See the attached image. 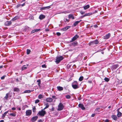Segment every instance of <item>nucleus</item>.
<instances>
[{
    "instance_id": "nucleus-24",
    "label": "nucleus",
    "mask_w": 122,
    "mask_h": 122,
    "mask_svg": "<svg viewBox=\"0 0 122 122\" xmlns=\"http://www.w3.org/2000/svg\"><path fill=\"white\" fill-rule=\"evenodd\" d=\"M90 7V6L89 5H87L83 7V8L85 10H86L88 8Z\"/></svg>"
},
{
    "instance_id": "nucleus-34",
    "label": "nucleus",
    "mask_w": 122,
    "mask_h": 122,
    "mask_svg": "<svg viewBox=\"0 0 122 122\" xmlns=\"http://www.w3.org/2000/svg\"><path fill=\"white\" fill-rule=\"evenodd\" d=\"M36 109L35 106H34L32 107L33 112H35L36 111Z\"/></svg>"
},
{
    "instance_id": "nucleus-58",
    "label": "nucleus",
    "mask_w": 122,
    "mask_h": 122,
    "mask_svg": "<svg viewBox=\"0 0 122 122\" xmlns=\"http://www.w3.org/2000/svg\"><path fill=\"white\" fill-rule=\"evenodd\" d=\"M81 98L80 97V96L78 98V100H80L81 99Z\"/></svg>"
},
{
    "instance_id": "nucleus-45",
    "label": "nucleus",
    "mask_w": 122,
    "mask_h": 122,
    "mask_svg": "<svg viewBox=\"0 0 122 122\" xmlns=\"http://www.w3.org/2000/svg\"><path fill=\"white\" fill-rule=\"evenodd\" d=\"M80 12L81 14V15H83V14H84L85 13V12H84L83 11H80Z\"/></svg>"
},
{
    "instance_id": "nucleus-19",
    "label": "nucleus",
    "mask_w": 122,
    "mask_h": 122,
    "mask_svg": "<svg viewBox=\"0 0 122 122\" xmlns=\"http://www.w3.org/2000/svg\"><path fill=\"white\" fill-rule=\"evenodd\" d=\"M68 17L69 19L72 18V19H74L75 18L73 15L72 14H69L68 15Z\"/></svg>"
},
{
    "instance_id": "nucleus-51",
    "label": "nucleus",
    "mask_w": 122,
    "mask_h": 122,
    "mask_svg": "<svg viewBox=\"0 0 122 122\" xmlns=\"http://www.w3.org/2000/svg\"><path fill=\"white\" fill-rule=\"evenodd\" d=\"M35 32V30H32L31 31V33H34Z\"/></svg>"
},
{
    "instance_id": "nucleus-37",
    "label": "nucleus",
    "mask_w": 122,
    "mask_h": 122,
    "mask_svg": "<svg viewBox=\"0 0 122 122\" xmlns=\"http://www.w3.org/2000/svg\"><path fill=\"white\" fill-rule=\"evenodd\" d=\"M66 99H69L71 98V96L69 95H67L66 96Z\"/></svg>"
},
{
    "instance_id": "nucleus-29",
    "label": "nucleus",
    "mask_w": 122,
    "mask_h": 122,
    "mask_svg": "<svg viewBox=\"0 0 122 122\" xmlns=\"http://www.w3.org/2000/svg\"><path fill=\"white\" fill-rule=\"evenodd\" d=\"M31 92V91L28 90H26L24 91V93H29Z\"/></svg>"
},
{
    "instance_id": "nucleus-35",
    "label": "nucleus",
    "mask_w": 122,
    "mask_h": 122,
    "mask_svg": "<svg viewBox=\"0 0 122 122\" xmlns=\"http://www.w3.org/2000/svg\"><path fill=\"white\" fill-rule=\"evenodd\" d=\"M30 50L27 49L26 51V53L27 54H29L30 52Z\"/></svg>"
},
{
    "instance_id": "nucleus-30",
    "label": "nucleus",
    "mask_w": 122,
    "mask_h": 122,
    "mask_svg": "<svg viewBox=\"0 0 122 122\" xmlns=\"http://www.w3.org/2000/svg\"><path fill=\"white\" fill-rule=\"evenodd\" d=\"M79 23V22H78V21H75L73 24L74 26H76Z\"/></svg>"
},
{
    "instance_id": "nucleus-20",
    "label": "nucleus",
    "mask_w": 122,
    "mask_h": 122,
    "mask_svg": "<svg viewBox=\"0 0 122 122\" xmlns=\"http://www.w3.org/2000/svg\"><path fill=\"white\" fill-rule=\"evenodd\" d=\"M57 88L58 90L60 91L63 90V88L62 87L60 86H57Z\"/></svg>"
},
{
    "instance_id": "nucleus-33",
    "label": "nucleus",
    "mask_w": 122,
    "mask_h": 122,
    "mask_svg": "<svg viewBox=\"0 0 122 122\" xmlns=\"http://www.w3.org/2000/svg\"><path fill=\"white\" fill-rule=\"evenodd\" d=\"M38 97L39 99H41L43 97V96L41 94H40L38 96Z\"/></svg>"
},
{
    "instance_id": "nucleus-57",
    "label": "nucleus",
    "mask_w": 122,
    "mask_h": 122,
    "mask_svg": "<svg viewBox=\"0 0 122 122\" xmlns=\"http://www.w3.org/2000/svg\"><path fill=\"white\" fill-rule=\"evenodd\" d=\"M54 110V108L53 107H52L51 109V110L52 111H53Z\"/></svg>"
},
{
    "instance_id": "nucleus-21",
    "label": "nucleus",
    "mask_w": 122,
    "mask_h": 122,
    "mask_svg": "<svg viewBox=\"0 0 122 122\" xmlns=\"http://www.w3.org/2000/svg\"><path fill=\"white\" fill-rule=\"evenodd\" d=\"M112 118L115 120H117V117L116 115H112Z\"/></svg>"
},
{
    "instance_id": "nucleus-2",
    "label": "nucleus",
    "mask_w": 122,
    "mask_h": 122,
    "mask_svg": "<svg viewBox=\"0 0 122 122\" xmlns=\"http://www.w3.org/2000/svg\"><path fill=\"white\" fill-rule=\"evenodd\" d=\"M63 59L64 57L62 56H57L56 58V63H58Z\"/></svg>"
},
{
    "instance_id": "nucleus-6",
    "label": "nucleus",
    "mask_w": 122,
    "mask_h": 122,
    "mask_svg": "<svg viewBox=\"0 0 122 122\" xmlns=\"http://www.w3.org/2000/svg\"><path fill=\"white\" fill-rule=\"evenodd\" d=\"M32 112L31 110H27L25 112L26 115L27 116H30Z\"/></svg>"
},
{
    "instance_id": "nucleus-12",
    "label": "nucleus",
    "mask_w": 122,
    "mask_h": 122,
    "mask_svg": "<svg viewBox=\"0 0 122 122\" xmlns=\"http://www.w3.org/2000/svg\"><path fill=\"white\" fill-rule=\"evenodd\" d=\"M12 23L11 21H7L5 23V25L6 26H9Z\"/></svg>"
},
{
    "instance_id": "nucleus-10",
    "label": "nucleus",
    "mask_w": 122,
    "mask_h": 122,
    "mask_svg": "<svg viewBox=\"0 0 122 122\" xmlns=\"http://www.w3.org/2000/svg\"><path fill=\"white\" fill-rule=\"evenodd\" d=\"M77 44L78 43L77 41H75L71 43L70 44V46L74 47L77 46Z\"/></svg>"
},
{
    "instance_id": "nucleus-49",
    "label": "nucleus",
    "mask_w": 122,
    "mask_h": 122,
    "mask_svg": "<svg viewBox=\"0 0 122 122\" xmlns=\"http://www.w3.org/2000/svg\"><path fill=\"white\" fill-rule=\"evenodd\" d=\"M38 122H43V121L41 119H39L38 120Z\"/></svg>"
},
{
    "instance_id": "nucleus-41",
    "label": "nucleus",
    "mask_w": 122,
    "mask_h": 122,
    "mask_svg": "<svg viewBox=\"0 0 122 122\" xmlns=\"http://www.w3.org/2000/svg\"><path fill=\"white\" fill-rule=\"evenodd\" d=\"M20 6H21V4H19L17 5L16 6V7L17 8H18Z\"/></svg>"
},
{
    "instance_id": "nucleus-4",
    "label": "nucleus",
    "mask_w": 122,
    "mask_h": 122,
    "mask_svg": "<svg viewBox=\"0 0 122 122\" xmlns=\"http://www.w3.org/2000/svg\"><path fill=\"white\" fill-rule=\"evenodd\" d=\"M46 113V112L45 111L42 110L41 111H39L37 115L39 114L41 116H44Z\"/></svg>"
},
{
    "instance_id": "nucleus-50",
    "label": "nucleus",
    "mask_w": 122,
    "mask_h": 122,
    "mask_svg": "<svg viewBox=\"0 0 122 122\" xmlns=\"http://www.w3.org/2000/svg\"><path fill=\"white\" fill-rule=\"evenodd\" d=\"M25 5V3H24L23 4H22V5L21 4V6L22 7H23V6Z\"/></svg>"
},
{
    "instance_id": "nucleus-55",
    "label": "nucleus",
    "mask_w": 122,
    "mask_h": 122,
    "mask_svg": "<svg viewBox=\"0 0 122 122\" xmlns=\"http://www.w3.org/2000/svg\"><path fill=\"white\" fill-rule=\"evenodd\" d=\"M105 122H109V120L108 119H106L105 121Z\"/></svg>"
},
{
    "instance_id": "nucleus-46",
    "label": "nucleus",
    "mask_w": 122,
    "mask_h": 122,
    "mask_svg": "<svg viewBox=\"0 0 122 122\" xmlns=\"http://www.w3.org/2000/svg\"><path fill=\"white\" fill-rule=\"evenodd\" d=\"M5 76H2V77H1V79L2 80L3 79H4L5 78Z\"/></svg>"
},
{
    "instance_id": "nucleus-28",
    "label": "nucleus",
    "mask_w": 122,
    "mask_h": 122,
    "mask_svg": "<svg viewBox=\"0 0 122 122\" xmlns=\"http://www.w3.org/2000/svg\"><path fill=\"white\" fill-rule=\"evenodd\" d=\"M20 89L18 88L15 87L14 89V91L19 92L20 91Z\"/></svg>"
},
{
    "instance_id": "nucleus-53",
    "label": "nucleus",
    "mask_w": 122,
    "mask_h": 122,
    "mask_svg": "<svg viewBox=\"0 0 122 122\" xmlns=\"http://www.w3.org/2000/svg\"><path fill=\"white\" fill-rule=\"evenodd\" d=\"M98 26L97 25H95L94 26V27L96 28L98 27Z\"/></svg>"
},
{
    "instance_id": "nucleus-42",
    "label": "nucleus",
    "mask_w": 122,
    "mask_h": 122,
    "mask_svg": "<svg viewBox=\"0 0 122 122\" xmlns=\"http://www.w3.org/2000/svg\"><path fill=\"white\" fill-rule=\"evenodd\" d=\"M61 34V33L59 32H57L56 33V35L58 36H60Z\"/></svg>"
},
{
    "instance_id": "nucleus-23",
    "label": "nucleus",
    "mask_w": 122,
    "mask_h": 122,
    "mask_svg": "<svg viewBox=\"0 0 122 122\" xmlns=\"http://www.w3.org/2000/svg\"><path fill=\"white\" fill-rule=\"evenodd\" d=\"M93 14V13H86L85 14L84 16H90L92 15Z\"/></svg>"
},
{
    "instance_id": "nucleus-27",
    "label": "nucleus",
    "mask_w": 122,
    "mask_h": 122,
    "mask_svg": "<svg viewBox=\"0 0 122 122\" xmlns=\"http://www.w3.org/2000/svg\"><path fill=\"white\" fill-rule=\"evenodd\" d=\"M37 82H38V85L39 87L40 86V84L41 83V80L40 79L38 80L37 81Z\"/></svg>"
},
{
    "instance_id": "nucleus-38",
    "label": "nucleus",
    "mask_w": 122,
    "mask_h": 122,
    "mask_svg": "<svg viewBox=\"0 0 122 122\" xmlns=\"http://www.w3.org/2000/svg\"><path fill=\"white\" fill-rule=\"evenodd\" d=\"M10 116L15 117L16 116V114H15L14 113H10Z\"/></svg>"
},
{
    "instance_id": "nucleus-9",
    "label": "nucleus",
    "mask_w": 122,
    "mask_h": 122,
    "mask_svg": "<svg viewBox=\"0 0 122 122\" xmlns=\"http://www.w3.org/2000/svg\"><path fill=\"white\" fill-rule=\"evenodd\" d=\"M38 117V116H36L32 117L30 119V121L32 122H34L37 119Z\"/></svg>"
},
{
    "instance_id": "nucleus-7",
    "label": "nucleus",
    "mask_w": 122,
    "mask_h": 122,
    "mask_svg": "<svg viewBox=\"0 0 122 122\" xmlns=\"http://www.w3.org/2000/svg\"><path fill=\"white\" fill-rule=\"evenodd\" d=\"M79 37V36L78 35L76 34V35L72 38L71 41H70V42H72L75 41Z\"/></svg>"
},
{
    "instance_id": "nucleus-59",
    "label": "nucleus",
    "mask_w": 122,
    "mask_h": 122,
    "mask_svg": "<svg viewBox=\"0 0 122 122\" xmlns=\"http://www.w3.org/2000/svg\"><path fill=\"white\" fill-rule=\"evenodd\" d=\"M85 16H84V15H82L81 16V18H82L84 17H85Z\"/></svg>"
},
{
    "instance_id": "nucleus-5",
    "label": "nucleus",
    "mask_w": 122,
    "mask_h": 122,
    "mask_svg": "<svg viewBox=\"0 0 122 122\" xmlns=\"http://www.w3.org/2000/svg\"><path fill=\"white\" fill-rule=\"evenodd\" d=\"M99 41L98 40H96L90 42L88 44L89 45H93L94 44H97L98 43Z\"/></svg>"
},
{
    "instance_id": "nucleus-14",
    "label": "nucleus",
    "mask_w": 122,
    "mask_h": 122,
    "mask_svg": "<svg viewBox=\"0 0 122 122\" xmlns=\"http://www.w3.org/2000/svg\"><path fill=\"white\" fill-rule=\"evenodd\" d=\"M78 106L79 107L81 108V109L83 110H84L85 109V108L84 107L83 105L81 104L80 103L78 105Z\"/></svg>"
},
{
    "instance_id": "nucleus-17",
    "label": "nucleus",
    "mask_w": 122,
    "mask_h": 122,
    "mask_svg": "<svg viewBox=\"0 0 122 122\" xmlns=\"http://www.w3.org/2000/svg\"><path fill=\"white\" fill-rule=\"evenodd\" d=\"M110 34L109 33L106 35V36H104V38L105 39H108L110 37Z\"/></svg>"
},
{
    "instance_id": "nucleus-56",
    "label": "nucleus",
    "mask_w": 122,
    "mask_h": 122,
    "mask_svg": "<svg viewBox=\"0 0 122 122\" xmlns=\"http://www.w3.org/2000/svg\"><path fill=\"white\" fill-rule=\"evenodd\" d=\"M12 110H15L16 109V108H15L14 107H13L11 109Z\"/></svg>"
},
{
    "instance_id": "nucleus-60",
    "label": "nucleus",
    "mask_w": 122,
    "mask_h": 122,
    "mask_svg": "<svg viewBox=\"0 0 122 122\" xmlns=\"http://www.w3.org/2000/svg\"><path fill=\"white\" fill-rule=\"evenodd\" d=\"M66 21H67L68 22H69V20L67 19H66Z\"/></svg>"
},
{
    "instance_id": "nucleus-47",
    "label": "nucleus",
    "mask_w": 122,
    "mask_h": 122,
    "mask_svg": "<svg viewBox=\"0 0 122 122\" xmlns=\"http://www.w3.org/2000/svg\"><path fill=\"white\" fill-rule=\"evenodd\" d=\"M35 32L36 31H38L40 30V29H35Z\"/></svg>"
},
{
    "instance_id": "nucleus-64",
    "label": "nucleus",
    "mask_w": 122,
    "mask_h": 122,
    "mask_svg": "<svg viewBox=\"0 0 122 122\" xmlns=\"http://www.w3.org/2000/svg\"><path fill=\"white\" fill-rule=\"evenodd\" d=\"M4 120H1L0 121V122H4Z\"/></svg>"
},
{
    "instance_id": "nucleus-25",
    "label": "nucleus",
    "mask_w": 122,
    "mask_h": 122,
    "mask_svg": "<svg viewBox=\"0 0 122 122\" xmlns=\"http://www.w3.org/2000/svg\"><path fill=\"white\" fill-rule=\"evenodd\" d=\"M8 112L9 111H8L4 112V113L2 114V118H4L5 117L7 114Z\"/></svg>"
},
{
    "instance_id": "nucleus-1",
    "label": "nucleus",
    "mask_w": 122,
    "mask_h": 122,
    "mask_svg": "<svg viewBox=\"0 0 122 122\" xmlns=\"http://www.w3.org/2000/svg\"><path fill=\"white\" fill-rule=\"evenodd\" d=\"M72 87L74 89L79 88L78 84L77 81H74L72 84Z\"/></svg>"
},
{
    "instance_id": "nucleus-43",
    "label": "nucleus",
    "mask_w": 122,
    "mask_h": 122,
    "mask_svg": "<svg viewBox=\"0 0 122 122\" xmlns=\"http://www.w3.org/2000/svg\"><path fill=\"white\" fill-rule=\"evenodd\" d=\"M41 66L42 68H46V65L45 64L42 65Z\"/></svg>"
},
{
    "instance_id": "nucleus-32",
    "label": "nucleus",
    "mask_w": 122,
    "mask_h": 122,
    "mask_svg": "<svg viewBox=\"0 0 122 122\" xmlns=\"http://www.w3.org/2000/svg\"><path fill=\"white\" fill-rule=\"evenodd\" d=\"M83 77L82 76H80L79 79V80L80 81H82L83 79Z\"/></svg>"
},
{
    "instance_id": "nucleus-16",
    "label": "nucleus",
    "mask_w": 122,
    "mask_h": 122,
    "mask_svg": "<svg viewBox=\"0 0 122 122\" xmlns=\"http://www.w3.org/2000/svg\"><path fill=\"white\" fill-rule=\"evenodd\" d=\"M70 28V26H67L62 28L61 30L63 31H66Z\"/></svg>"
},
{
    "instance_id": "nucleus-61",
    "label": "nucleus",
    "mask_w": 122,
    "mask_h": 122,
    "mask_svg": "<svg viewBox=\"0 0 122 122\" xmlns=\"http://www.w3.org/2000/svg\"><path fill=\"white\" fill-rule=\"evenodd\" d=\"M16 81L17 82H18L19 81V80L18 78H17L16 79Z\"/></svg>"
},
{
    "instance_id": "nucleus-39",
    "label": "nucleus",
    "mask_w": 122,
    "mask_h": 122,
    "mask_svg": "<svg viewBox=\"0 0 122 122\" xmlns=\"http://www.w3.org/2000/svg\"><path fill=\"white\" fill-rule=\"evenodd\" d=\"M8 95H9V94L8 93H7L6 94V96L5 97V99L6 100L7 99H8Z\"/></svg>"
},
{
    "instance_id": "nucleus-44",
    "label": "nucleus",
    "mask_w": 122,
    "mask_h": 122,
    "mask_svg": "<svg viewBox=\"0 0 122 122\" xmlns=\"http://www.w3.org/2000/svg\"><path fill=\"white\" fill-rule=\"evenodd\" d=\"M45 105L48 108L49 107V105L48 104V103H46L45 104Z\"/></svg>"
},
{
    "instance_id": "nucleus-8",
    "label": "nucleus",
    "mask_w": 122,
    "mask_h": 122,
    "mask_svg": "<svg viewBox=\"0 0 122 122\" xmlns=\"http://www.w3.org/2000/svg\"><path fill=\"white\" fill-rule=\"evenodd\" d=\"M122 108V107L120 108H118L117 110V116L118 117H120L122 115V113L120 112L119 111V110L120 108Z\"/></svg>"
},
{
    "instance_id": "nucleus-54",
    "label": "nucleus",
    "mask_w": 122,
    "mask_h": 122,
    "mask_svg": "<svg viewBox=\"0 0 122 122\" xmlns=\"http://www.w3.org/2000/svg\"><path fill=\"white\" fill-rule=\"evenodd\" d=\"M95 115V114H93L91 115V117H94Z\"/></svg>"
},
{
    "instance_id": "nucleus-31",
    "label": "nucleus",
    "mask_w": 122,
    "mask_h": 122,
    "mask_svg": "<svg viewBox=\"0 0 122 122\" xmlns=\"http://www.w3.org/2000/svg\"><path fill=\"white\" fill-rule=\"evenodd\" d=\"M104 80L106 82H108L110 80L107 77H105L104 79Z\"/></svg>"
},
{
    "instance_id": "nucleus-26",
    "label": "nucleus",
    "mask_w": 122,
    "mask_h": 122,
    "mask_svg": "<svg viewBox=\"0 0 122 122\" xmlns=\"http://www.w3.org/2000/svg\"><path fill=\"white\" fill-rule=\"evenodd\" d=\"M118 66L117 65H115L113 66L112 67L113 69H116L118 67Z\"/></svg>"
},
{
    "instance_id": "nucleus-13",
    "label": "nucleus",
    "mask_w": 122,
    "mask_h": 122,
    "mask_svg": "<svg viewBox=\"0 0 122 122\" xmlns=\"http://www.w3.org/2000/svg\"><path fill=\"white\" fill-rule=\"evenodd\" d=\"M28 66V65L27 64L26 65H23L21 68V69L22 71L24 70L27 68V67Z\"/></svg>"
},
{
    "instance_id": "nucleus-22",
    "label": "nucleus",
    "mask_w": 122,
    "mask_h": 122,
    "mask_svg": "<svg viewBox=\"0 0 122 122\" xmlns=\"http://www.w3.org/2000/svg\"><path fill=\"white\" fill-rule=\"evenodd\" d=\"M19 18V17L18 16H16L15 17H14V18H13L12 19V20L13 21H14L15 20H17V19H18Z\"/></svg>"
},
{
    "instance_id": "nucleus-48",
    "label": "nucleus",
    "mask_w": 122,
    "mask_h": 122,
    "mask_svg": "<svg viewBox=\"0 0 122 122\" xmlns=\"http://www.w3.org/2000/svg\"><path fill=\"white\" fill-rule=\"evenodd\" d=\"M97 10H95L94 11V12H93L92 13H93V14L94 13H97Z\"/></svg>"
},
{
    "instance_id": "nucleus-36",
    "label": "nucleus",
    "mask_w": 122,
    "mask_h": 122,
    "mask_svg": "<svg viewBox=\"0 0 122 122\" xmlns=\"http://www.w3.org/2000/svg\"><path fill=\"white\" fill-rule=\"evenodd\" d=\"M100 108H96L95 111L97 112H99L100 111Z\"/></svg>"
},
{
    "instance_id": "nucleus-40",
    "label": "nucleus",
    "mask_w": 122,
    "mask_h": 122,
    "mask_svg": "<svg viewBox=\"0 0 122 122\" xmlns=\"http://www.w3.org/2000/svg\"><path fill=\"white\" fill-rule=\"evenodd\" d=\"M40 102V100L38 99H37L36 100L35 102V103H39Z\"/></svg>"
},
{
    "instance_id": "nucleus-63",
    "label": "nucleus",
    "mask_w": 122,
    "mask_h": 122,
    "mask_svg": "<svg viewBox=\"0 0 122 122\" xmlns=\"http://www.w3.org/2000/svg\"><path fill=\"white\" fill-rule=\"evenodd\" d=\"M3 65L0 66V68H2L3 67Z\"/></svg>"
},
{
    "instance_id": "nucleus-52",
    "label": "nucleus",
    "mask_w": 122,
    "mask_h": 122,
    "mask_svg": "<svg viewBox=\"0 0 122 122\" xmlns=\"http://www.w3.org/2000/svg\"><path fill=\"white\" fill-rule=\"evenodd\" d=\"M45 31H49V29L48 28H46L45 29Z\"/></svg>"
},
{
    "instance_id": "nucleus-18",
    "label": "nucleus",
    "mask_w": 122,
    "mask_h": 122,
    "mask_svg": "<svg viewBox=\"0 0 122 122\" xmlns=\"http://www.w3.org/2000/svg\"><path fill=\"white\" fill-rule=\"evenodd\" d=\"M50 8V6H46V7H42L40 9L41 10H46V9H48Z\"/></svg>"
},
{
    "instance_id": "nucleus-62",
    "label": "nucleus",
    "mask_w": 122,
    "mask_h": 122,
    "mask_svg": "<svg viewBox=\"0 0 122 122\" xmlns=\"http://www.w3.org/2000/svg\"><path fill=\"white\" fill-rule=\"evenodd\" d=\"M56 97V96H52V97L53 98H55Z\"/></svg>"
},
{
    "instance_id": "nucleus-11",
    "label": "nucleus",
    "mask_w": 122,
    "mask_h": 122,
    "mask_svg": "<svg viewBox=\"0 0 122 122\" xmlns=\"http://www.w3.org/2000/svg\"><path fill=\"white\" fill-rule=\"evenodd\" d=\"M53 99L50 97H48L46 98V101L48 102H51L53 101Z\"/></svg>"
},
{
    "instance_id": "nucleus-3",
    "label": "nucleus",
    "mask_w": 122,
    "mask_h": 122,
    "mask_svg": "<svg viewBox=\"0 0 122 122\" xmlns=\"http://www.w3.org/2000/svg\"><path fill=\"white\" fill-rule=\"evenodd\" d=\"M58 108L57 109V110L59 111H60L62 110L64 108V106L61 103H60L58 106Z\"/></svg>"
},
{
    "instance_id": "nucleus-15",
    "label": "nucleus",
    "mask_w": 122,
    "mask_h": 122,
    "mask_svg": "<svg viewBox=\"0 0 122 122\" xmlns=\"http://www.w3.org/2000/svg\"><path fill=\"white\" fill-rule=\"evenodd\" d=\"M45 16L42 14H41L40 15L39 17V18L40 20H42L45 18Z\"/></svg>"
}]
</instances>
